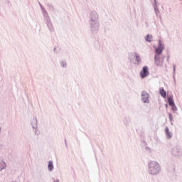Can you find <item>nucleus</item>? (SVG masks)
<instances>
[{
  "mask_svg": "<svg viewBox=\"0 0 182 182\" xmlns=\"http://www.w3.org/2000/svg\"><path fill=\"white\" fill-rule=\"evenodd\" d=\"M149 171L150 174H157L160 171V165L156 161H151L149 164Z\"/></svg>",
  "mask_w": 182,
  "mask_h": 182,
  "instance_id": "nucleus-1",
  "label": "nucleus"
},
{
  "mask_svg": "<svg viewBox=\"0 0 182 182\" xmlns=\"http://www.w3.org/2000/svg\"><path fill=\"white\" fill-rule=\"evenodd\" d=\"M164 63V58H161L159 55H155V64L156 66H163V63Z\"/></svg>",
  "mask_w": 182,
  "mask_h": 182,
  "instance_id": "nucleus-2",
  "label": "nucleus"
},
{
  "mask_svg": "<svg viewBox=\"0 0 182 182\" xmlns=\"http://www.w3.org/2000/svg\"><path fill=\"white\" fill-rule=\"evenodd\" d=\"M141 99H142V102L144 103H149V102H150V100H149L150 98V95H149V93L143 91L141 93Z\"/></svg>",
  "mask_w": 182,
  "mask_h": 182,
  "instance_id": "nucleus-3",
  "label": "nucleus"
},
{
  "mask_svg": "<svg viewBox=\"0 0 182 182\" xmlns=\"http://www.w3.org/2000/svg\"><path fill=\"white\" fill-rule=\"evenodd\" d=\"M140 76L142 79L149 76V68L147 66H144L142 70L140 72Z\"/></svg>",
  "mask_w": 182,
  "mask_h": 182,
  "instance_id": "nucleus-4",
  "label": "nucleus"
},
{
  "mask_svg": "<svg viewBox=\"0 0 182 182\" xmlns=\"http://www.w3.org/2000/svg\"><path fill=\"white\" fill-rule=\"evenodd\" d=\"M163 49H164V45L161 44V41H159V47L156 49V53L157 55H161L163 52Z\"/></svg>",
  "mask_w": 182,
  "mask_h": 182,
  "instance_id": "nucleus-5",
  "label": "nucleus"
},
{
  "mask_svg": "<svg viewBox=\"0 0 182 182\" xmlns=\"http://www.w3.org/2000/svg\"><path fill=\"white\" fill-rule=\"evenodd\" d=\"M168 102L169 106L172 107L173 110H176V104H174V100H173V96H170L168 98Z\"/></svg>",
  "mask_w": 182,
  "mask_h": 182,
  "instance_id": "nucleus-6",
  "label": "nucleus"
},
{
  "mask_svg": "<svg viewBox=\"0 0 182 182\" xmlns=\"http://www.w3.org/2000/svg\"><path fill=\"white\" fill-rule=\"evenodd\" d=\"M159 93L162 97L166 98L167 97V92L164 90V88L161 87L159 89Z\"/></svg>",
  "mask_w": 182,
  "mask_h": 182,
  "instance_id": "nucleus-7",
  "label": "nucleus"
},
{
  "mask_svg": "<svg viewBox=\"0 0 182 182\" xmlns=\"http://www.w3.org/2000/svg\"><path fill=\"white\" fill-rule=\"evenodd\" d=\"M165 130L167 139H171V137H173V135L171 134L170 130L168 129V127H166Z\"/></svg>",
  "mask_w": 182,
  "mask_h": 182,
  "instance_id": "nucleus-8",
  "label": "nucleus"
},
{
  "mask_svg": "<svg viewBox=\"0 0 182 182\" xmlns=\"http://www.w3.org/2000/svg\"><path fill=\"white\" fill-rule=\"evenodd\" d=\"M145 39H146V42H151V39H153V36L152 35H147L145 37Z\"/></svg>",
  "mask_w": 182,
  "mask_h": 182,
  "instance_id": "nucleus-9",
  "label": "nucleus"
},
{
  "mask_svg": "<svg viewBox=\"0 0 182 182\" xmlns=\"http://www.w3.org/2000/svg\"><path fill=\"white\" fill-rule=\"evenodd\" d=\"M53 168V162H52V161H50L48 162V169L50 170V171H52Z\"/></svg>",
  "mask_w": 182,
  "mask_h": 182,
  "instance_id": "nucleus-10",
  "label": "nucleus"
},
{
  "mask_svg": "<svg viewBox=\"0 0 182 182\" xmlns=\"http://www.w3.org/2000/svg\"><path fill=\"white\" fill-rule=\"evenodd\" d=\"M4 170V162H0V171Z\"/></svg>",
  "mask_w": 182,
  "mask_h": 182,
  "instance_id": "nucleus-11",
  "label": "nucleus"
},
{
  "mask_svg": "<svg viewBox=\"0 0 182 182\" xmlns=\"http://www.w3.org/2000/svg\"><path fill=\"white\" fill-rule=\"evenodd\" d=\"M169 119L170 120L173 119V115L171 114H169Z\"/></svg>",
  "mask_w": 182,
  "mask_h": 182,
  "instance_id": "nucleus-12",
  "label": "nucleus"
},
{
  "mask_svg": "<svg viewBox=\"0 0 182 182\" xmlns=\"http://www.w3.org/2000/svg\"><path fill=\"white\" fill-rule=\"evenodd\" d=\"M140 57H139V56H136V59H139Z\"/></svg>",
  "mask_w": 182,
  "mask_h": 182,
  "instance_id": "nucleus-13",
  "label": "nucleus"
}]
</instances>
